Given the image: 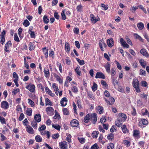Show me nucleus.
<instances>
[{
	"label": "nucleus",
	"instance_id": "f257e3e1",
	"mask_svg": "<svg viewBox=\"0 0 149 149\" xmlns=\"http://www.w3.org/2000/svg\"><path fill=\"white\" fill-rule=\"evenodd\" d=\"M26 88L31 93L35 92V86L33 84L30 83L28 85L26 86Z\"/></svg>",
	"mask_w": 149,
	"mask_h": 149
},
{
	"label": "nucleus",
	"instance_id": "f03ea898",
	"mask_svg": "<svg viewBox=\"0 0 149 149\" xmlns=\"http://www.w3.org/2000/svg\"><path fill=\"white\" fill-rule=\"evenodd\" d=\"M90 120H91L93 124H95L97 120V115L95 113L91 114L90 116Z\"/></svg>",
	"mask_w": 149,
	"mask_h": 149
},
{
	"label": "nucleus",
	"instance_id": "7ed1b4c3",
	"mask_svg": "<svg viewBox=\"0 0 149 149\" xmlns=\"http://www.w3.org/2000/svg\"><path fill=\"white\" fill-rule=\"evenodd\" d=\"M119 116L117 120L121 122H124L127 119V116L124 113H120L119 114Z\"/></svg>",
	"mask_w": 149,
	"mask_h": 149
},
{
	"label": "nucleus",
	"instance_id": "20e7f679",
	"mask_svg": "<svg viewBox=\"0 0 149 149\" xmlns=\"http://www.w3.org/2000/svg\"><path fill=\"white\" fill-rule=\"evenodd\" d=\"M59 146L61 149H68V144L65 141H63L60 143Z\"/></svg>",
	"mask_w": 149,
	"mask_h": 149
},
{
	"label": "nucleus",
	"instance_id": "39448f33",
	"mask_svg": "<svg viewBox=\"0 0 149 149\" xmlns=\"http://www.w3.org/2000/svg\"><path fill=\"white\" fill-rule=\"evenodd\" d=\"M1 107L2 108L5 109H7L9 107V104L6 101H3L1 102Z\"/></svg>",
	"mask_w": 149,
	"mask_h": 149
},
{
	"label": "nucleus",
	"instance_id": "423d86ee",
	"mask_svg": "<svg viewBox=\"0 0 149 149\" xmlns=\"http://www.w3.org/2000/svg\"><path fill=\"white\" fill-rule=\"evenodd\" d=\"M148 123V121L145 119H142L139 122V126L144 127V125H147Z\"/></svg>",
	"mask_w": 149,
	"mask_h": 149
},
{
	"label": "nucleus",
	"instance_id": "0eeeda50",
	"mask_svg": "<svg viewBox=\"0 0 149 149\" xmlns=\"http://www.w3.org/2000/svg\"><path fill=\"white\" fill-rule=\"evenodd\" d=\"M95 78L96 79L100 78L104 79L105 77L104 74L101 72H97L96 73Z\"/></svg>",
	"mask_w": 149,
	"mask_h": 149
},
{
	"label": "nucleus",
	"instance_id": "6e6552de",
	"mask_svg": "<svg viewBox=\"0 0 149 149\" xmlns=\"http://www.w3.org/2000/svg\"><path fill=\"white\" fill-rule=\"evenodd\" d=\"M70 124L73 127H77L79 125V122L76 119H73L71 121Z\"/></svg>",
	"mask_w": 149,
	"mask_h": 149
},
{
	"label": "nucleus",
	"instance_id": "1a4fd4ad",
	"mask_svg": "<svg viewBox=\"0 0 149 149\" xmlns=\"http://www.w3.org/2000/svg\"><path fill=\"white\" fill-rule=\"evenodd\" d=\"M120 41L122 45L124 47L127 48H128L129 47V45L126 43L123 38H120Z\"/></svg>",
	"mask_w": 149,
	"mask_h": 149
},
{
	"label": "nucleus",
	"instance_id": "9d476101",
	"mask_svg": "<svg viewBox=\"0 0 149 149\" xmlns=\"http://www.w3.org/2000/svg\"><path fill=\"white\" fill-rule=\"evenodd\" d=\"M67 99L66 97H64L62 99L61 101V104L62 106L65 107L67 104Z\"/></svg>",
	"mask_w": 149,
	"mask_h": 149
},
{
	"label": "nucleus",
	"instance_id": "9b49d317",
	"mask_svg": "<svg viewBox=\"0 0 149 149\" xmlns=\"http://www.w3.org/2000/svg\"><path fill=\"white\" fill-rule=\"evenodd\" d=\"M11 46L12 44L10 41H9L6 44L4 48V50L6 52H8L9 51V46Z\"/></svg>",
	"mask_w": 149,
	"mask_h": 149
},
{
	"label": "nucleus",
	"instance_id": "f8f14e48",
	"mask_svg": "<svg viewBox=\"0 0 149 149\" xmlns=\"http://www.w3.org/2000/svg\"><path fill=\"white\" fill-rule=\"evenodd\" d=\"M140 53L143 56L147 57H149V54L145 49H141L140 51Z\"/></svg>",
	"mask_w": 149,
	"mask_h": 149
},
{
	"label": "nucleus",
	"instance_id": "ddd939ff",
	"mask_svg": "<svg viewBox=\"0 0 149 149\" xmlns=\"http://www.w3.org/2000/svg\"><path fill=\"white\" fill-rule=\"evenodd\" d=\"M107 43L109 47H111L113 46V39L112 38L110 39H108L107 40Z\"/></svg>",
	"mask_w": 149,
	"mask_h": 149
},
{
	"label": "nucleus",
	"instance_id": "4468645a",
	"mask_svg": "<svg viewBox=\"0 0 149 149\" xmlns=\"http://www.w3.org/2000/svg\"><path fill=\"white\" fill-rule=\"evenodd\" d=\"M34 118L35 121L38 123L40 122L41 119L40 114L38 113L35 115L34 116Z\"/></svg>",
	"mask_w": 149,
	"mask_h": 149
},
{
	"label": "nucleus",
	"instance_id": "2eb2a0df",
	"mask_svg": "<svg viewBox=\"0 0 149 149\" xmlns=\"http://www.w3.org/2000/svg\"><path fill=\"white\" fill-rule=\"evenodd\" d=\"M26 130L29 133L32 134L34 133L33 129L29 125H28L26 127Z\"/></svg>",
	"mask_w": 149,
	"mask_h": 149
},
{
	"label": "nucleus",
	"instance_id": "dca6fc26",
	"mask_svg": "<svg viewBox=\"0 0 149 149\" xmlns=\"http://www.w3.org/2000/svg\"><path fill=\"white\" fill-rule=\"evenodd\" d=\"M91 20L92 21V22L95 24L96 22L98 20V19H99V18H96L93 14H91L90 15Z\"/></svg>",
	"mask_w": 149,
	"mask_h": 149
},
{
	"label": "nucleus",
	"instance_id": "f3484780",
	"mask_svg": "<svg viewBox=\"0 0 149 149\" xmlns=\"http://www.w3.org/2000/svg\"><path fill=\"white\" fill-rule=\"evenodd\" d=\"M111 65L109 62H107L104 67L106 69V71L109 73L110 72Z\"/></svg>",
	"mask_w": 149,
	"mask_h": 149
},
{
	"label": "nucleus",
	"instance_id": "a211bd4d",
	"mask_svg": "<svg viewBox=\"0 0 149 149\" xmlns=\"http://www.w3.org/2000/svg\"><path fill=\"white\" fill-rule=\"evenodd\" d=\"M132 84L134 88L139 86V83L138 79H134L133 80Z\"/></svg>",
	"mask_w": 149,
	"mask_h": 149
},
{
	"label": "nucleus",
	"instance_id": "6ab92c4d",
	"mask_svg": "<svg viewBox=\"0 0 149 149\" xmlns=\"http://www.w3.org/2000/svg\"><path fill=\"white\" fill-rule=\"evenodd\" d=\"M52 87L54 89L55 93L56 95H58L59 93V89L58 87L56 86V84L54 83L52 84Z\"/></svg>",
	"mask_w": 149,
	"mask_h": 149
},
{
	"label": "nucleus",
	"instance_id": "aec40b11",
	"mask_svg": "<svg viewBox=\"0 0 149 149\" xmlns=\"http://www.w3.org/2000/svg\"><path fill=\"white\" fill-rule=\"evenodd\" d=\"M45 89L46 92L47 93H48V94L52 97H54L55 95L53 93H52L51 91L50 90L49 88L46 87H45Z\"/></svg>",
	"mask_w": 149,
	"mask_h": 149
},
{
	"label": "nucleus",
	"instance_id": "412c9836",
	"mask_svg": "<svg viewBox=\"0 0 149 149\" xmlns=\"http://www.w3.org/2000/svg\"><path fill=\"white\" fill-rule=\"evenodd\" d=\"M137 26L138 29L140 30H142L144 28V24L142 22L138 23Z\"/></svg>",
	"mask_w": 149,
	"mask_h": 149
},
{
	"label": "nucleus",
	"instance_id": "4be33fe9",
	"mask_svg": "<svg viewBox=\"0 0 149 149\" xmlns=\"http://www.w3.org/2000/svg\"><path fill=\"white\" fill-rule=\"evenodd\" d=\"M44 54L45 58H47L48 56V49H47L46 47H45L42 49Z\"/></svg>",
	"mask_w": 149,
	"mask_h": 149
},
{
	"label": "nucleus",
	"instance_id": "5701e85b",
	"mask_svg": "<svg viewBox=\"0 0 149 149\" xmlns=\"http://www.w3.org/2000/svg\"><path fill=\"white\" fill-rule=\"evenodd\" d=\"M90 115L89 114H87L85 117L84 119V121L86 123H87L88 122L89 120H90Z\"/></svg>",
	"mask_w": 149,
	"mask_h": 149
},
{
	"label": "nucleus",
	"instance_id": "b1692460",
	"mask_svg": "<svg viewBox=\"0 0 149 149\" xmlns=\"http://www.w3.org/2000/svg\"><path fill=\"white\" fill-rule=\"evenodd\" d=\"M49 70L48 68H45L44 70V73L45 76L46 77H49Z\"/></svg>",
	"mask_w": 149,
	"mask_h": 149
},
{
	"label": "nucleus",
	"instance_id": "393cba45",
	"mask_svg": "<svg viewBox=\"0 0 149 149\" xmlns=\"http://www.w3.org/2000/svg\"><path fill=\"white\" fill-rule=\"evenodd\" d=\"M97 109L98 110L99 113L100 114H101L103 113L104 109L102 107L99 105L97 108Z\"/></svg>",
	"mask_w": 149,
	"mask_h": 149
},
{
	"label": "nucleus",
	"instance_id": "a878e982",
	"mask_svg": "<svg viewBox=\"0 0 149 149\" xmlns=\"http://www.w3.org/2000/svg\"><path fill=\"white\" fill-rule=\"evenodd\" d=\"M65 46L66 51L69 52L70 51V47L69 44L67 42L65 43Z\"/></svg>",
	"mask_w": 149,
	"mask_h": 149
},
{
	"label": "nucleus",
	"instance_id": "bb28decb",
	"mask_svg": "<svg viewBox=\"0 0 149 149\" xmlns=\"http://www.w3.org/2000/svg\"><path fill=\"white\" fill-rule=\"evenodd\" d=\"M37 122L35 120H33L31 124V126L34 129H36L37 127Z\"/></svg>",
	"mask_w": 149,
	"mask_h": 149
},
{
	"label": "nucleus",
	"instance_id": "cd10ccee",
	"mask_svg": "<svg viewBox=\"0 0 149 149\" xmlns=\"http://www.w3.org/2000/svg\"><path fill=\"white\" fill-rule=\"evenodd\" d=\"M80 67L78 65L75 69V71L77 74L80 76L81 75V71L79 70Z\"/></svg>",
	"mask_w": 149,
	"mask_h": 149
},
{
	"label": "nucleus",
	"instance_id": "c85d7f7f",
	"mask_svg": "<svg viewBox=\"0 0 149 149\" xmlns=\"http://www.w3.org/2000/svg\"><path fill=\"white\" fill-rule=\"evenodd\" d=\"M43 20L45 24H47L49 22L48 17L45 15L43 17Z\"/></svg>",
	"mask_w": 149,
	"mask_h": 149
},
{
	"label": "nucleus",
	"instance_id": "c756f323",
	"mask_svg": "<svg viewBox=\"0 0 149 149\" xmlns=\"http://www.w3.org/2000/svg\"><path fill=\"white\" fill-rule=\"evenodd\" d=\"M35 139L36 142H40L42 141V138L39 135H37L36 136Z\"/></svg>",
	"mask_w": 149,
	"mask_h": 149
},
{
	"label": "nucleus",
	"instance_id": "7c9ffc66",
	"mask_svg": "<svg viewBox=\"0 0 149 149\" xmlns=\"http://www.w3.org/2000/svg\"><path fill=\"white\" fill-rule=\"evenodd\" d=\"M32 110L31 108H27L26 110V114L29 116L31 115Z\"/></svg>",
	"mask_w": 149,
	"mask_h": 149
},
{
	"label": "nucleus",
	"instance_id": "2f4dec72",
	"mask_svg": "<svg viewBox=\"0 0 149 149\" xmlns=\"http://www.w3.org/2000/svg\"><path fill=\"white\" fill-rule=\"evenodd\" d=\"M139 62L142 66L144 68H145L146 62L143 59H140L139 60Z\"/></svg>",
	"mask_w": 149,
	"mask_h": 149
},
{
	"label": "nucleus",
	"instance_id": "473e14b6",
	"mask_svg": "<svg viewBox=\"0 0 149 149\" xmlns=\"http://www.w3.org/2000/svg\"><path fill=\"white\" fill-rule=\"evenodd\" d=\"M63 114L65 115H68L69 114V111L67 108H64L63 109Z\"/></svg>",
	"mask_w": 149,
	"mask_h": 149
},
{
	"label": "nucleus",
	"instance_id": "72a5a7b5",
	"mask_svg": "<svg viewBox=\"0 0 149 149\" xmlns=\"http://www.w3.org/2000/svg\"><path fill=\"white\" fill-rule=\"evenodd\" d=\"M99 132L97 131H94L92 133V136L93 138H96L97 137V135Z\"/></svg>",
	"mask_w": 149,
	"mask_h": 149
},
{
	"label": "nucleus",
	"instance_id": "f704fd0d",
	"mask_svg": "<svg viewBox=\"0 0 149 149\" xmlns=\"http://www.w3.org/2000/svg\"><path fill=\"white\" fill-rule=\"evenodd\" d=\"M55 77L56 78V80L59 81V83L62 84L63 81L62 80L61 78L60 77L57 75L55 76Z\"/></svg>",
	"mask_w": 149,
	"mask_h": 149
},
{
	"label": "nucleus",
	"instance_id": "c9c22d12",
	"mask_svg": "<svg viewBox=\"0 0 149 149\" xmlns=\"http://www.w3.org/2000/svg\"><path fill=\"white\" fill-rule=\"evenodd\" d=\"M97 85L95 82L93 83V86L92 87V89L93 91H95L97 89Z\"/></svg>",
	"mask_w": 149,
	"mask_h": 149
},
{
	"label": "nucleus",
	"instance_id": "e433bc0d",
	"mask_svg": "<svg viewBox=\"0 0 149 149\" xmlns=\"http://www.w3.org/2000/svg\"><path fill=\"white\" fill-rule=\"evenodd\" d=\"M122 129L123 132L124 133H126L128 132V131L125 125H123L122 127Z\"/></svg>",
	"mask_w": 149,
	"mask_h": 149
},
{
	"label": "nucleus",
	"instance_id": "4c0bfd02",
	"mask_svg": "<svg viewBox=\"0 0 149 149\" xmlns=\"http://www.w3.org/2000/svg\"><path fill=\"white\" fill-rule=\"evenodd\" d=\"M122 122L117 120L116 121V125L118 127H120L122 125Z\"/></svg>",
	"mask_w": 149,
	"mask_h": 149
},
{
	"label": "nucleus",
	"instance_id": "58836bf2",
	"mask_svg": "<svg viewBox=\"0 0 149 149\" xmlns=\"http://www.w3.org/2000/svg\"><path fill=\"white\" fill-rule=\"evenodd\" d=\"M76 59L80 65H83L85 63L84 60H81L78 58H77Z\"/></svg>",
	"mask_w": 149,
	"mask_h": 149
},
{
	"label": "nucleus",
	"instance_id": "ea45409f",
	"mask_svg": "<svg viewBox=\"0 0 149 149\" xmlns=\"http://www.w3.org/2000/svg\"><path fill=\"white\" fill-rule=\"evenodd\" d=\"M82 6L81 4H80L77 7V11L81 12L82 11Z\"/></svg>",
	"mask_w": 149,
	"mask_h": 149
},
{
	"label": "nucleus",
	"instance_id": "a19ab883",
	"mask_svg": "<svg viewBox=\"0 0 149 149\" xmlns=\"http://www.w3.org/2000/svg\"><path fill=\"white\" fill-rule=\"evenodd\" d=\"M114 137V135L113 134L110 133L107 136V139L109 140H111L113 139Z\"/></svg>",
	"mask_w": 149,
	"mask_h": 149
},
{
	"label": "nucleus",
	"instance_id": "79ce46f5",
	"mask_svg": "<svg viewBox=\"0 0 149 149\" xmlns=\"http://www.w3.org/2000/svg\"><path fill=\"white\" fill-rule=\"evenodd\" d=\"M46 110L47 112H48L49 111H51L52 112H53L54 111L53 108L51 107H47L46 108Z\"/></svg>",
	"mask_w": 149,
	"mask_h": 149
},
{
	"label": "nucleus",
	"instance_id": "37998d69",
	"mask_svg": "<svg viewBox=\"0 0 149 149\" xmlns=\"http://www.w3.org/2000/svg\"><path fill=\"white\" fill-rule=\"evenodd\" d=\"M30 23L29 21L26 19L24 20V22L23 23V25H24L25 27H27L29 25Z\"/></svg>",
	"mask_w": 149,
	"mask_h": 149
},
{
	"label": "nucleus",
	"instance_id": "c03bdc74",
	"mask_svg": "<svg viewBox=\"0 0 149 149\" xmlns=\"http://www.w3.org/2000/svg\"><path fill=\"white\" fill-rule=\"evenodd\" d=\"M99 148V146L98 145L95 143L91 146V149H98Z\"/></svg>",
	"mask_w": 149,
	"mask_h": 149
},
{
	"label": "nucleus",
	"instance_id": "a18cd8bd",
	"mask_svg": "<svg viewBox=\"0 0 149 149\" xmlns=\"http://www.w3.org/2000/svg\"><path fill=\"white\" fill-rule=\"evenodd\" d=\"M52 127L58 130H60L61 127L57 124H56L55 125H52Z\"/></svg>",
	"mask_w": 149,
	"mask_h": 149
},
{
	"label": "nucleus",
	"instance_id": "49530a36",
	"mask_svg": "<svg viewBox=\"0 0 149 149\" xmlns=\"http://www.w3.org/2000/svg\"><path fill=\"white\" fill-rule=\"evenodd\" d=\"M109 101L110 102V105H112L115 102L114 99L112 97H110L109 98Z\"/></svg>",
	"mask_w": 149,
	"mask_h": 149
},
{
	"label": "nucleus",
	"instance_id": "de8ad7c7",
	"mask_svg": "<svg viewBox=\"0 0 149 149\" xmlns=\"http://www.w3.org/2000/svg\"><path fill=\"white\" fill-rule=\"evenodd\" d=\"M28 101L31 107H33L34 106L35 104L34 102L33 101L30 99H28Z\"/></svg>",
	"mask_w": 149,
	"mask_h": 149
},
{
	"label": "nucleus",
	"instance_id": "09e8293b",
	"mask_svg": "<svg viewBox=\"0 0 149 149\" xmlns=\"http://www.w3.org/2000/svg\"><path fill=\"white\" fill-rule=\"evenodd\" d=\"M148 95L147 94H146L143 93L142 94H141L140 97L141 98H142L145 100H146L147 99V97Z\"/></svg>",
	"mask_w": 149,
	"mask_h": 149
},
{
	"label": "nucleus",
	"instance_id": "8fccbe9b",
	"mask_svg": "<svg viewBox=\"0 0 149 149\" xmlns=\"http://www.w3.org/2000/svg\"><path fill=\"white\" fill-rule=\"evenodd\" d=\"M46 105H52V103L50 102L48 98H46L45 99Z\"/></svg>",
	"mask_w": 149,
	"mask_h": 149
},
{
	"label": "nucleus",
	"instance_id": "3c124183",
	"mask_svg": "<svg viewBox=\"0 0 149 149\" xmlns=\"http://www.w3.org/2000/svg\"><path fill=\"white\" fill-rule=\"evenodd\" d=\"M34 49V45L31 42L29 43V49L30 50H32Z\"/></svg>",
	"mask_w": 149,
	"mask_h": 149
},
{
	"label": "nucleus",
	"instance_id": "603ef678",
	"mask_svg": "<svg viewBox=\"0 0 149 149\" xmlns=\"http://www.w3.org/2000/svg\"><path fill=\"white\" fill-rule=\"evenodd\" d=\"M55 119H59L61 118L60 115L56 112V113L55 116L53 117Z\"/></svg>",
	"mask_w": 149,
	"mask_h": 149
},
{
	"label": "nucleus",
	"instance_id": "864d4df0",
	"mask_svg": "<svg viewBox=\"0 0 149 149\" xmlns=\"http://www.w3.org/2000/svg\"><path fill=\"white\" fill-rule=\"evenodd\" d=\"M71 136L70 134H68L67 136V137L66 138V140L68 142L70 143L71 142Z\"/></svg>",
	"mask_w": 149,
	"mask_h": 149
},
{
	"label": "nucleus",
	"instance_id": "5fc2aeb1",
	"mask_svg": "<svg viewBox=\"0 0 149 149\" xmlns=\"http://www.w3.org/2000/svg\"><path fill=\"white\" fill-rule=\"evenodd\" d=\"M61 17L62 19L65 20L66 19V17L65 14L63 10L61 13Z\"/></svg>",
	"mask_w": 149,
	"mask_h": 149
},
{
	"label": "nucleus",
	"instance_id": "6e6d98bb",
	"mask_svg": "<svg viewBox=\"0 0 149 149\" xmlns=\"http://www.w3.org/2000/svg\"><path fill=\"white\" fill-rule=\"evenodd\" d=\"M54 17L57 19H59L60 18V16L58 14V13L56 11L54 13Z\"/></svg>",
	"mask_w": 149,
	"mask_h": 149
},
{
	"label": "nucleus",
	"instance_id": "4d7b16f0",
	"mask_svg": "<svg viewBox=\"0 0 149 149\" xmlns=\"http://www.w3.org/2000/svg\"><path fill=\"white\" fill-rule=\"evenodd\" d=\"M46 126L45 125H42L40 127L38 128V130L39 131H41L42 130H44L46 129Z\"/></svg>",
	"mask_w": 149,
	"mask_h": 149
},
{
	"label": "nucleus",
	"instance_id": "13d9d810",
	"mask_svg": "<svg viewBox=\"0 0 149 149\" xmlns=\"http://www.w3.org/2000/svg\"><path fill=\"white\" fill-rule=\"evenodd\" d=\"M111 75L112 76H114L116 74V71L115 68H112L111 69Z\"/></svg>",
	"mask_w": 149,
	"mask_h": 149
},
{
	"label": "nucleus",
	"instance_id": "bf43d9fd",
	"mask_svg": "<svg viewBox=\"0 0 149 149\" xmlns=\"http://www.w3.org/2000/svg\"><path fill=\"white\" fill-rule=\"evenodd\" d=\"M13 77L15 78L14 80H18V77L17 74L15 72H14L13 73Z\"/></svg>",
	"mask_w": 149,
	"mask_h": 149
},
{
	"label": "nucleus",
	"instance_id": "052dcab7",
	"mask_svg": "<svg viewBox=\"0 0 149 149\" xmlns=\"http://www.w3.org/2000/svg\"><path fill=\"white\" fill-rule=\"evenodd\" d=\"M49 56L52 57V58H54V52L52 50H51L49 51Z\"/></svg>",
	"mask_w": 149,
	"mask_h": 149
},
{
	"label": "nucleus",
	"instance_id": "680f3d73",
	"mask_svg": "<svg viewBox=\"0 0 149 149\" xmlns=\"http://www.w3.org/2000/svg\"><path fill=\"white\" fill-rule=\"evenodd\" d=\"M57 65L58 66L59 65V70H60V72L62 73V66H61V63L59 62H57Z\"/></svg>",
	"mask_w": 149,
	"mask_h": 149
},
{
	"label": "nucleus",
	"instance_id": "e2e57ef3",
	"mask_svg": "<svg viewBox=\"0 0 149 149\" xmlns=\"http://www.w3.org/2000/svg\"><path fill=\"white\" fill-rule=\"evenodd\" d=\"M140 73L139 74L141 75H143L144 76L146 75V74L145 71L141 69L140 70Z\"/></svg>",
	"mask_w": 149,
	"mask_h": 149
},
{
	"label": "nucleus",
	"instance_id": "0e129e2a",
	"mask_svg": "<svg viewBox=\"0 0 149 149\" xmlns=\"http://www.w3.org/2000/svg\"><path fill=\"white\" fill-rule=\"evenodd\" d=\"M139 134V131L137 130H135L134 131L133 135L134 136H137Z\"/></svg>",
	"mask_w": 149,
	"mask_h": 149
},
{
	"label": "nucleus",
	"instance_id": "69168bd1",
	"mask_svg": "<svg viewBox=\"0 0 149 149\" xmlns=\"http://www.w3.org/2000/svg\"><path fill=\"white\" fill-rule=\"evenodd\" d=\"M59 137V135L58 134H55L52 135V137L54 139L58 138Z\"/></svg>",
	"mask_w": 149,
	"mask_h": 149
},
{
	"label": "nucleus",
	"instance_id": "338daca9",
	"mask_svg": "<svg viewBox=\"0 0 149 149\" xmlns=\"http://www.w3.org/2000/svg\"><path fill=\"white\" fill-rule=\"evenodd\" d=\"M0 120L2 124L6 123L5 121V119L3 117L0 116Z\"/></svg>",
	"mask_w": 149,
	"mask_h": 149
},
{
	"label": "nucleus",
	"instance_id": "774afa93",
	"mask_svg": "<svg viewBox=\"0 0 149 149\" xmlns=\"http://www.w3.org/2000/svg\"><path fill=\"white\" fill-rule=\"evenodd\" d=\"M141 84L143 87H146L147 86V83L145 81H143L141 82Z\"/></svg>",
	"mask_w": 149,
	"mask_h": 149
}]
</instances>
